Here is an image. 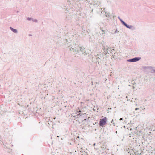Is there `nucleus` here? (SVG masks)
<instances>
[{
  "mask_svg": "<svg viewBox=\"0 0 155 155\" xmlns=\"http://www.w3.org/2000/svg\"><path fill=\"white\" fill-rule=\"evenodd\" d=\"M107 118L106 117H104L102 119H101L99 122V125L102 127H104L107 123Z\"/></svg>",
  "mask_w": 155,
  "mask_h": 155,
  "instance_id": "obj_1",
  "label": "nucleus"
},
{
  "mask_svg": "<svg viewBox=\"0 0 155 155\" xmlns=\"http://www.w3.org/2000/svg\"><path fill=\"white\" fill-rule=\"evenodd\" d=\"M140 59V58H135L132 59L128 60V61L131 62H136L138 61Z\"/></svg>",
  "mask_w": 155,
  "mask_h": 155,
  "instance_id": "obj_2",
  "label": "nucleus"
},
{
  "mask_svg": "<svg viewBox=\"0 0 155 155\" xmlns=\"http://www.w3.org/2000/svg\"><path fill=\"white\" fill-rule=\"evenodd\" d=\"M9 28H10V30L12 31L13 32L15 33H18V30L17 29H14L13 28H12L11 27H10Z\"/></svg>",
  "mask_w": 155,
  "mask_h": 155,
  "instance_id": "obj_3",
  "label": "nucleus"
},
{
  "mask_svg": "<svg viewBox=\"0 0 155 155\" xmlns=\"http://www.w3.org/2000/svg\"><path fill=\"white\" fill-rule=\"evenodd\" d=\"M27 20H28V21H31V20L32 21V20H33V18H31L28 17L27 18Z\"/></svg>",
  "mask_w": 155,
  "mask_h": 155,
  "instance_id": "obj_4",
  "label": "nucleus"
},
{
  "mask_svg": "<svg viewBox=\"0 0 155 155\" xmlns=\"http://www.w3.org/2000/svg\"><path fill=\"white\" fill-rule=\"evenodd\" d=\"M32 21H33L34 22H38V20L37 19H33V20H32Z\"/></svg>",
  "mask_w": 155,
  "mask_h": 155,
  "instance_id": "obj_5",
  "label": "nucleus"
},
{
  "mask_svg": "<svg viewBox=\"0 0 155 155\" xmlns=\"http://www.w3.org/2000/svg\"><path fill=\"white\" fill-rule=\"evenodd\" d=\"M81 111L80 110H79V112H78V111H77V113H78L77 114V115H80V113H79V112H81Z\"/></svg>",
  "mask_w": 155,
  "mask_h": 155,
  "instance_id": "obj_6",
  "label": "nucleus"
},
{
  "mask_svg": "<svg viewBox=\"0 0 155 155\" xmlns=\"http://www.w3.org/2000/svg\"><path fill=\"white\" fill-rule=\"evenodd\" d=\"M123 22V23L124 24V25H125L126 27H128V26H127V24H125L124 22Z\"/></svg>",
  "mask_w": 155,
  "mask_h": 155,
  "instance_id": "obj_7",
  "label": "nucleus"
},
{
  "mask_svg": "<svg viewBox=\"0 0 155 155\" xmlns=\"http://www.w3.org/2000/svg\"><path fill=\"white\" fill-rule=\"evenodd\" d=\"M102 31L103 32L102 33H103H103L104 34V30H102Z\"/></svg>",
  "mask_w": 155,
  "mask_h": 155,
  "instance_id": "obj_8",
  "label": "nucleus"
},
{
  "mask_svg": "<svg viewBox=\"0 0 155 155\" xmlns=\"http://www.w3.org/2000/svg\"><path fill=\"white\" fill-rule=\"evenodd\" d=\"M139 109L138 108H136L135 109V110H138Z\"/></svg>",
  "mask_w": 155,
  "mask_h": 155,
  "instance_id": "obj_9",
  "label": "nucleus"
},
{
  "mask_svg": "<svg viewBox=\"0 0 155 155\" xmlns=\"http://www.w3.org/2000/svg\"><path fill=\"white\" fill-rule=\"evenodd\" d=\"M122 119H123L122 118H120V120H122Z\"/></svg>",
  "mask_w": 155,
  "mask_h": 155,
  "instance_id": "obj_10",
  "label": "nucleus"
},
{
  "mask_svg": "<svg viewBox=\"0 0 155 155\" xmlns=\"http://www.w3.org/2000/svg\"><path fill=\"white\" fill-rule=\"evenodd\" d=\"M77 138H79V136H78V137H77Z\"/></svg>",
  "mask_w": 155,
  "mask_h": 155,
  "instance_id": "obj_11",
  "label": "nucleus"
},
{
  "mask_svg": "<svg viewBox=\"0 0 155 155\" xmlns=\"http://www.w3.org/2000/svg\"><path fill=\"white\" fill-rule=\"evenodd\" d=\"M32 35H29V36H31Z\"/></svg>",
  "mask_w": 155,
  "mask_h": 155,
  "instance_id": "obj_12",
  "label": "nucleus"
}]
</instances>
